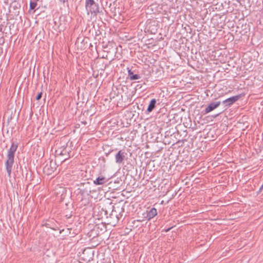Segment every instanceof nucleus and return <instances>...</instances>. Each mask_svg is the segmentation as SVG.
<instances>
[{
    "mask_svg": "<svg viewBox=\"0 0 263 263\" xmlns=\"http://www.w3.org/2000/svg\"><path fill=\"white\" fill-rule=\"evenodd\" d=\"M112 151H113V150H112L111 151L109 152V153H106V156H108V154H109L110 152H112Z\"/></svg>",
    "mask_w": 263,
    "mask_h": 263,
    "instance_id": "nucleus-37",
    "label": "nucleus"
},
{
    "mask_svg": "<svg viewBox=\"0 0 263 263\" xmlns=\"http://www.w3.org/2000/svg\"><path fill=\"white\" fill-rule=\"evenodd\" d=\"M61 210L60 208H52V209L51 211H50V213H53L54 215H58L59 214L61 213Z\"/></svg>",
    "mask_w": 263,
    "mask_h": 263,
    "instance_id": "nucleus-23",
    "label": "nucleus"
},
{
    "mask_svg": "<svg viewBox=\"0 0 263 263\" xmlns=\"http://www.w3.org/2000/svg\"><path fill=\"white\" fill-rule=\"evenodd\" d=\"M54 220H52V221H50V223H54ZM50 230H52L53 231V232L52 233L50 232V234H52L54 237H57V236H59L61 233L62 231H63L64 230L63 229H61V228L59 227H57V229H54L53 227H52V226L51 224H50Z\"/></svg>",
    "mask_w": 263,
    "mask_h": 263,
    "instance_id": "nucleus-16",
    "label": "nucleus"
},
{
    "mask_svg": "<svg viewBox=\"0 0 263 263\" xmlns=\"http://www.w3.org/2000/svg\"><path fill=\"white\" fill-rule=\"evenodd\" d=\"M107 65L102 61H98L95 63V68L96 69L101 68H106Z\"/></svg>",
    "mask_w": 263,
    "mask_h": 263,
    "instance_id": "nucleus-19",
    "label": "nucleus"
},
{
    "mask_svg": "<svg viewBox=\"0 0 263 263\" xmlns=\"http://www.w3.org/2000/svg\"><path fill=\"white\" fill-rule=\"evenodd\" d=\"M59 1V2L62 3V4H65L66 2H68V1L69 0H58Z\"/></svg>",
    "mask_w": 263,
    "mask_h": 263,
    "instance_id": "nucleus-31",
    "label": "nucleus"
},
{
    "mask_svg": "<svg viewBox=\"0 0 263 263\" xmlns=\"http://www.w3.org/2000/svg\"><path fill=\"white\" fill-rule=\"evenodd\" d=\"M62 156L65 155L66 153H67V150L66 149V148H63V146H62Z\"/></svg>",
    "mask_w": 263,
    "mask_h": 263,
    "instance_id": "nucleus-27",
    "label": "nucleus"
},
{
    "mask_svg": "<svg viewBox=\"0 0 263 263\" xmlns=\"http://www.w3.org/2000/svg\"><path fill=\"white\" fill-rule=\"evenodd\" d=\"M106 227L103 223L97 224L95 225L91 230V232L95 231L96 232V235L98 236L100 233H103L106 231Z\"/></svg>",
    "mask_w": 263,
    "mask_h": 263,
    "instance_id": "nucleus-10",
    "label": "nucleus"
},
{
    "mask_svg": "<svg viewBox=\"0 0 263 263\" xmlns=\"http://www.w3.org/2000/svg\"><path fill=\"white\" fill-rule=\"evenodd\" d=\"M86 204V202H85V203H84V205H85Z\"/></svg>",
    "mask_w": 263,
    "mask_h": 263,
    "instance_id": "nucleus-41",
    "label": "nucleus"
},
{
    "mask_svg": "<svg viewBox=\"0 0 263 263\" xmlns=\"http://www.w3.org/2000/svg\"><path fill=\"white\" fill-rule=\"evenodd\" d=\"M47 72H48V71L49 70V67H47Z\"/></svg>",
    "mask_w": 263,
    "mask_h": 263,
    "instance_id": "nucleus-38",
    "label": "nucleus"
},
{
    "mask_svg": "<svg viewBox=\"0 0 263 263\" xmlns=\"http://www.w3.org/2000/svg\"><path fill=\"white\" fill-rule=\"evenodd\" d=\"M151 9L154 11V13H162V5L152 4L150 6Z\"/></svg>",
    "mask_w": 263,
    "mask_h": 263,
    "instance_id": "nucleus-15",
    "label": "nucleus"
},
{
    "mask_svg": "<svg viewBox=\"0 0 263 263\" xmlns=\"http://www.w3.org/2000/svg\"><path fill=\"white\" fill-rule=\"evenodd\" d=\"M128 71V78L131 81H135L140 79L141 77L138 72H136V70H132V68H127Z\"/></svg>",
    "mask_w": 263,
    "mask_h": 263,
    "instance_id": "nucleus-9",
    "label": "nucleus"
},
{
    "mask_svg": "<svg viewBox=\"0 0 263 263\" xmlns=\"http://www.w3.org/2000/svg\"><path fill=\"white\" fill-rule=\"evenodd\" d=\"M169 134H170V133H168V132H165V137H167V136H169Z\"/></svg>",
    "mask_w": 263,
    "mask_h": 263,
    "instance_id": "nucleus-35",
    "label": "nucleus"
},
{
    "mask_svg": "<svg viewBox=\"0 0 263 263\" xmlns=\"http://www.w3.org/2000/svg\"><path fill=\"white\" fill-rule=\"evenodd\" d=\"M262 189H263V184L260 187L259 191L257 192V193H258L261 192Z\"/></svg>",
    "mask_w": 263,
    "mask_h": 263,
    "instance_id": "nucleus-34",
    "label": "nucleus"
},
{
    "mask_svg": "<svg viewBox=\"0 0 263 263\" xmlns=\"http://www.w3.org/2000/svg\"><path fill=\"white\" fill-rule=\"evenodd\" d=\"M36 6V4L35 2H31L30 3V9L31 10L34 9Z\"/></svg>",
    "mask_w": 263,
    "mask_h": 263,
    "instance_id": "nucleus-26",
    "label": "nucleus"
},
{
    "mask_svg": "<svg viewBox=\"0 0 263 263\" xmlns=\"http://www.w3.org/2000/svg\"><path fill=\"white\" fill-rule=\"evenodd\" d=\"M108 213L106 209V207L102 208L101 209V218H103V216H105L106 218H108Z\"/></svg>",
    "mask_w": 263,
    "mask_h": 263,
    "instance_id": "nucleus-20",
    "label": "nucleus"
},
{
    "mask_svg": "<svg viewBox=\"0 0 263 263\" xmlns=\"http://www.w3.org/2000/svg\"><path fill=\"white\" fill-rule=\"evenodd\" d=\"M17 143L13 142L7 154V161L5 163L6 169L9 177H11L12 166L14 164V154L17 148Z\"/></svg>",
    "mask_w": 263,
    "mask_h": 263,
    "instance_id": "nucleus-1",
    "label": "nucleus"
},
{
    "mask_svg": "<svg viewBox=\"0 0 263 263\" xmlns=\"http://www.w3.org/2000/svg\"><path fill=\"white\" fill-rule=\"evenodd\" d=\"M117 6L118 4L116 1L110 4L109 8L111 15L115 16L117 14L120 13V8Z\"/></svg>",
    "mask_w": 263,
    "mask_h": 263,
    "instance_id": "nucleus-6",
    "label": "nucleus"
},
{
    "mask_svg": "<svg viewBox=\"0 0 263 263\" xmlns=\"http://www.w3.org/2000/svg\"><path fill=\"white\" fill-rule=\"evenodd\" d=\"M52 160H50V165H51V163H52Z\"/></svg>",
    "mask_w": 263,
    "mask_h": 263,
    "instance_id": "nucleus-39",
    "label": "nucleus"
},
{
    "mask_svg": "<svg viewBox=\"0 0 263 263\" xmlns=\"http://www.w3.org/2000/svg\"><path fill=\"white\" fill-rule=\"evenodd\" d=\"M71 215H71V213H69V214H66V215H65V216H66L67 218H69L71 217Z\"/></svg>",
    "mask_w": 263,
    "mask_h": 263,
    "instance_id": "nucleus-33",
    "label": "nucleus"
},
{
    "mask_svg": "<svg viewBox=\"0 0 263 263\" xmlns=\"http://www.w3.org/2000/svg\"><path fill=\"white\" fill-rule=\"evenodd\" d=\"M110 206V210L111 209V213L109 214L110 220H109V223L113 226H116L118 222V216L117 215V210L115 208L114 205H112V203L110 202L109 205Z\"/></svg>",
    "mask_w": 263,
    "mask_h": 263,
    "instance_id": "nucleus-4",
    "label": "nucleus"
},
{
    "mask_svg": "<svg viewBox=\"0 0 263 263\" xmlns=\"http://www.w3.org/2000/svg\"><path fill=\"white\" fill-rule=\"evenodd\" d=\"M85 7L91 14L97 15L99 12V5L95 2L94 0H86Z\"/></svg>",
    "mask_w": 263,
    "mask_h": 263,
    "instance_id": "nucleus-3",
    "label": "nucleus"
},
{
    "mask_svg": "<svg viewBox=\"0 0 263 263\" xmlns=\"http://www.w3.org/2000/svg\"><path fill=\"white\" fill-rule=\"evenodd\" d=\"M54 229H57V226H55V227H53Z\"/></svg>",
    "mask_w": 263,
    "mask_h": 263,
    "instance_id": "nucleus-40",
    "label": "nucleus"
},
{
    "mask_svg": "<svg viewBox=\"0 0 263 263\" xmlns=\"http://www.w3.org/2000/svg\"><path fill=\"white\" fill-rule=\"evenodd\" d=\"M220 114V113H219V114H216V115H214L213 117H214V118H216V117H217V116H218Z\"/></svg>",
    "mask_w": 263,
    "mask_h": 263,
    "instance_id": "nucleus-36",
    "label": "nucleus"
},
{
    "mask_svg": "<svg viewBox=\"0 0 263 263\" xmlns=\"http://www.w3.org/2000/svg\"><path fill=\"white\" fill-rule=\"evenodd\" d=\"M49 169V167L47 165H46L45 166L43 170H44V172H45L46 171H48Z\"/></svg>",
    "mask_w": 263,
    "mask_h": 263,
    "instance_id": "nucleus-32",
    "label": "nucleus"
},
{
    "mask_svg": "<svg viewBox=\"0 0 263 263\" xmlns=\"http://www.w3.org/2000/svg\"><path fill=\"white\" fill-rule=\"evenodd\" d=\"M122 212H123V209L122 208H120L119 207L117 208V215L118 216V221L123 216L122 214Z\"/></svg>",
    "mask_w": 263,
    "mask_h": 263,
    "instance_id": "nucleus-21",
    "label": "nucleus"
},
{
    "mask_svg": "<svg viewBox=\"0 0 263 263\" xmlns=\"http://www.w3.org/2000/svg\"><path fill=\"white\" fill-rule=\"evenodd\" d=\"M157 214V209L155 208H152L149 210L146 211V216L145 218L147 220H149L154 218Z\"/></svg>",
    "mask_w": 263,
    "mask_h": 263,
    "instance_id": "nucleus-13",
    "label": "nucleus"
},
{
    "mask_svg": "<svg viewBox=\"0 0 263 263\" xmlns=\"http://www.w3.org/2000/svg\"><path fill=\"white\" fill-rule=\"evenodd\" d=\"M220 101L211 102L203 111L204 112V114H206L213 111L217 108L220 105Z\"/></svg>",
    "mask_w": 263,
    "mask_h": 263,
    "instance_id": "nucleus-11",
    "label": "nucleus"
},
{
    "mask_svg": "<svg viewBox=\"0 0 263 263\" xmlns=\"http://www.w3.org/2000/svg\"><path fill=\"white\" fill-rule=\"evenodd\" d=\"M79 120L81 122V123L82 124H83L84 125H86L87 124V121H86V120L84 119V117L83 116V117H80V119Z\"/></svg>",
    "mask_w": 263,
    "mask_h": 263,
    "instance_id": "nucleus-24",
    "label": "nucleus"
},
{
    "mask_svg": "<svg viewBox=\"0 0 263 263\" xmlns=\"http://www.w3.org/2000/svg\"><path fill=\"white\" fill-rule=\"evenodd\" d=\"M105 69L106 68H101V69H96L98 71V73L96 74V76H95V71H94L93 73V77L95 78H97L99 75H100L101 76H102L103 74Z\"/></svg>",
    "mask_w": 263,
    "mask_h": 263,
    "instance_id": "nucleus-22",
    "label": "nucleus"
},
{
    "mask_svg": "<svg viewBox=\"0 0 263 263\" xmlns=\"http://www.w3.org/2000/svg\"><path fill=\"white\" fill-rule=\"evenodd\" d=\"M156 103L157 101L155 99H153L151 100L146 110L147 113L152 112L154 109L156 107Z\"/></svg>",
    "mask_w": 263,
    "mask_h": 263,
    "instance_id": "nucleus-17",
    "label": "nucleus"
},
{
    "mask_svg": "<svg viewBox=\"0 0 263 263\" xmlns=\"http://www.w3.org/2000/svg\"><path fill=\"white\" fill-rule=\"evenodd\" d=\"M63 192V189L59 185H57L55 188L52 190V194L53 196L55 197H61Z\"/></svg>",
    "mask_w": 263,
    "mask_h": 263,
    "instance_id": "nucleus-14",
    "label": "nucleus"
},
{
    "mask_svg": "<svg viewBox=\"0 0 263 263\" xmlns=\"http://www.w3.org/2000/svg\"><path fill=\"white\" fill-rule=\"evenodd\" d=\"M126 155L127 153L123 150L119 151L115 155L116 162L118 164L123 163Z\"/></svg>",
    "mask_w": 263,
    "mask_h": 263,
    "instance_id": "nucleus-8",
    "label": "nucleus"
},
{
    "mask_svg": "<svg viewBox=\"0 0 263 263\" xmlns=\"http://www.w3.org/2000/svg\"><path fill=\"white\" fill-rule=\"evenodd\" d=\"M108 179L101 175L99 176H98L96 179V180H93V183L97 185H103L104 184L108 182Z\"/></svg>",
    "mask_w": 263,
    "mask_h": 263,
    "instance_id": "nucleus-12",
    "label": "nucleus"
},
{
    "mask_svg": "<svg viewBox=\"0 0 263 263\" xmlns=\"http://www.w3.org/2000/svg\"><path fill=\"white\" fill-rule=\"evenodd\" d=\"M89 38L88 37H79L76 40V45L78 48H80L81 50H84L91 46V43H89Z\"/></svg>",
    "mask_w": 263,
    "mask_h": 263,
    "instance_id": "nucleus-2",
    "label": "nucleus"
},
{
    "mask_svg": "<svg viewBox=\"0 0 263 263\" xmlns=\"http://www.w3.org/2000/svg\"><path fill=\"white\" fill-rule=\"evenodd\" d=\"M98 13L102 14L103 15H104V13L107 14V12L104 9V8H102L101 10H100V8L99 7V12H98Z\"/></svg>",
    "mask_w": 263,
    "mask_h": 263,
    "instance_id": "nucleus-25",
    "label": "nucleus"
},
{
    "mask_svg": "<svg viewBox=\"0 0 263 263\" xmlns=\"http://www.w3.org/2000/svg\"><path fill=\"white\" fill-rule=\"evenodd\" d=\"M42 92H40L39 93H38V95L36 96V99L37 100H39L41 97H42Z\"/></svg>",
    "mask_w": 263,
    "mask_h": 263,
    "instance_id": "nucleus-28",
    "label": "nucleus"
},
{
    "mask_svg": "<svg viewBox=\"0 0 263 263\" xmlns=\"http://www.w3.org/2000/svg\"><path fill=\"white\" fill-rule=\"evenodd\" d=\"M148 0H137V3H144L146 2H147Z\"/></svg>",
    "mask_w": 263,
    "mask_h": 263,
    "instance_id": "nucleus-30",
    "label": "nucleus"
},
{
    "mask_svg": "<svg viewBox=\"0 0 263 263\" xmlns=\"http://www.w3.org/2000/svg\"><path fill=\"white\" fill-rule=\"evenodd\" d=\"M173 228V227H171L168 228L167 229L163 230L162 231H164L165 232H167L170 231L171 230V229H172Z\"/></svg>",
    "mask_w": 263,
    "mask_h": 263,
    "instance_id": "nucleus-29",
    "label": "nucleus"
},
{
    "mask_svg": "<svg viewBox=\"0 0 263 263\" xmlns=\"http://www.w3.org/2000/svg\"><path fill=\"white\" fill-rule=\"evenodd\" d=\"M244 96L245 93H240L236 96L231 97L224 100L222 102V103L225 105V106H230Z\"/></svg>",
    "mask_w": 263,
    "mask_h": 263,
    "instance_id": "nucleus-5",
    "label": "nucleus"
},
{
    "mask_svg": "<svg viewBox=\"0 0 263 263\" xmlns=\"http://www.w3.org/2000/svg\"><path fill=\"white\" fill-rule=\"evenodd\" d=\"M58 143H56V145H54L53 147H52L50 151L53 152V149H54V153H55V156H57L58 155H61L62 156V146L61 147H58Z\"/></svg>",
    "mask_w": 263,
    "mask_h": 263,
    "instance_id": "nucleus-18",
    "label": "nucleus"
},
{
    "mask_svg": "<svg viewBox=\"0 0 263 263\" xmlns=\"http://www.w3.org/2000/svg\"><path fill=\"white\" fill-rule=\"evenodd\" d=\"M146 28L151 34H155L157 32L158 24L156 21H152L148 23L146 25Z\"/></svg>",
    "mask_w": 263,
    "mask_h": 263,
    "instance_id": "nucleus-7",
    "label": "nucleus"
}]
</instances>
